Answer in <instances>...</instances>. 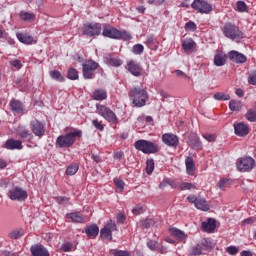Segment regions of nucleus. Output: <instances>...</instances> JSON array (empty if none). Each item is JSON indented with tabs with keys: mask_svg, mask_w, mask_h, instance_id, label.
I'll list each match as a JSON object with an SVG mask.
<instances>
[{
	"mask_svg": "<svg viewBox=\"0 0 256 256\" xmlns=\"http://www.w3.org/2000/svg\"><path fill=\"white\" fill-rule=\"evenodd\" d=\"M126 69L135 77H139V75H141V66L139 65H127Z\"/></svg>",
	"mask_w": 256,
	"mask_h": 256,
	"instance_id": "31",
	"label": "nucleus"
},
{
	"mask_svg": "<svg viewBox=\"0 0 256 256\" xmlns=\"http://www.w3.org/2000/svg\"><path fill=\"white\" fill-rule=\"evenodd\" d=\"M134 147L145 155L159 153V146L149 140L140 139L134 143Z\"/></svg>",
	"mask_w": 256,
	"mask_h": 256,
	"instance_id": "5",
	"label": "nucleus"
},
{
	"mask_svg": "<svg viewBox=\"0 0 256 256\" xmlns=\"http://www.w3.org/2000/svg\"><path fill=\"white\" fill-rule=\"evenodd\" d=\"M16 37L20 43H24V45H31L33 43V36L28 33H17Z\"/></svg>",
	"mask_w": 256,
	"mask_h": 256,
	"instance_id": "25",
	"label": "nucleus"
},
{
	"mask_svg": "<svg viewBox=\"0 0 256 256\" xmlns=\"http://www.w3.org/2000/svg\"><path fill=\"white\" fill-rule=\"evenodd\" d=\"M215 219H208L207 222L202 223V229L203 231H206L207 233H211L215 229Z\"/></svg>",
	"mask_w": 256,
	"mask_h": 256,
	"instance_id": "27",
	"label": "nucleus"
},
{
	"mask_svg": "<svg viewBox=\"0 0 256 256\" xmlns=\"http://www.w3.org/2000/svg\"><path fill=\"white\" fill-rule=\"evenodd\" d=\"M185 31H197V24L193 21H189L185 24Z\"/></svg>",
	"mask_w": 256,
	"mask_h": 256,
	"instance_id": "43",
	"label": "nucleus"
},
{
	"mask_svg": "<svg viewBox=\"0 0 256 256\" xmlns=\"http://www.w3.org/2000/svg\"><path fill=\"white\" fill-rule=\"evenodd\" d=\"M170 233L172 237H175L178 241H182L185 243L187 241V234L183 232V230H180L179 228H171Z\"/></svg>",
	"mask_w": 256,
	"mask_h": 256,
	"instance_id": "21",
	"label": "nucleus"
},
{
	"mask_svg": "<svg viewBox=\"0 0 256 256\" xmlns=\"http://www.w3.org/2000/svg\"><path fill=\"white\" fill-rule=\"evenodd\" d=\"M144 50L145 47H143L142 44H136L132 48V52L134 53V55H141V53H143Z\"/></svg>",
	"mask_w": 256,
	"mask_h": 256,
	"instance_id": "42",
	"label": "nucleus"
},
{
	"mask_svg": "<svg viewBox=\"0 0 256 256\" xmlns=\"http://www.w3.org/2000/svg\"><path fill=\"white\" fill-rule=\"evenodd\" d=\"M5 148L9 151H13L15 149L21 150L23 149V142H21V140L8 139L5 143Z\"/></svg>",
	"mask_w": 256,
	"mask_h": 256,
	"instance_id": "18",
	"label": "nucleus"
},
{
	"mask_svg": "<svg viewBox=\"0 0 256 256\" xmlns=\"http://www.w3.org/2000/svg\"><path fill=\"white\" fill-rule=\"evenodd\" d=\"M111 255H115V256H129V252L125 251V250H110Z\"/></svg>",
	"mask_w": 256,
	"mask_h": 256,
	"instance_id": "46",
	"label": "nucleus"
},
{
	"mask_svg": "<svg viewBox=\"0 0 256 256\" xmlns=\"http://www.w3.org/2000/svg\"><path fill=\"white\" fill-rule=\"evenodd\" d=\"M236 167L241 173H249L256 167L255 159L251 156L239 158L236 162Z\"/></svg>",
	"mask_w": 256,
	"mask_h": 256,
	"instance_id": "6",
	"label": "nucleus"
},
{
	"mask_svg": "<svg viewBox=\"0 0 256 256\" xmlns=\"http://www.w3.org/2000/svg\"><path fill=\"white\" fill-rule=\"evenodd\" d=\"M84 35H88V37H95L97 35H101V24H85L84 25Z\"/></svg>",
	"mask_w": 256,
	"mask_h": 256,
	"instance_id": "11",
	"label": "nucleus"
},
{
	"mask_svg": "<svg viewBox=\"0 0 256 256\" xmlns=\"http://www.w3.org/2000/svg\"><path fill=\"white\" fill-rule=\"evenodd\" d=\"M92 124L96 129H98V131H103V129H105V127L103 126V124H101V122H99V120H93Z\"/></svg>",
	"mask_w": 256,
	"mask_h": 256,
	"instance_id": "61",
	"label": "nucleus"
},
{
	"mask_svg": "<svg viewBox=\"0 0 256 256\" xmlns=\"http://www.w3.org/2000/svg\"><path fill=\"white\" fill-rule=\"evenodd\" d=\"M114 185H116L117 189H119L120 191H123V189H125V182H123V180L120 179H114Z\"/></svg>",
	"mask_w": 256,
	"mask_h": 256,
	"instance_id": "52",
	"label": "nucleus"
},
{
	"mask_svg": "<svg viewBox=\"0 0 256 256\" xmlns=\"http://www.w3.org/2000/svg\"><path fill=\"white\" fill-rule=\"evenodd\" d=\"M202 245L204 247V249H214L215 247V243L209 239H205L203 242H202Z\"/></svg>",
	"mask_w": 256,
	"mask_h": 256,
	"instance_id": "47",
	"label": "nucleus"
},
{
	"mask_svg": "<svg viewBox=\"0 0 256 256\" xmlns=\"http://www.w3.org/2000/svg\"><path fill=\"white\" fill-rule=\"evenodd\" d=\"M147 247L151 250V251H157V241H153L150 240L147 242Z\"/></svg>",
	"mask_w": 256,
	"mask_h": 256,
	"instance_id": "58",
	"label": "nucleus"
},
{
	"mask_svg": "<svg viewBox=\"0 0 256 256\" xmlns=\"http://www.w3.org/2000/svg\"><path fill=\"white\" fill-rule=\"evenodd\" d=\"M227 57L229 56L223 52L216 54L214 57V64L225 65V63H227Z\"/></svg>",
	"mask_w": 256,
	"mask_h": 256,
	"instance_id": "26",
	"label": "nucleus"
},
{
	"mask_svg": "<svg viewBox=\"0 0 256 256\" xmlns=\"http://www.w3.org/2000/svg\"><path fill=\"white\" fill-rule=\"evenodd\" d=\"M237 9H238V11H240V13H243V12L247 11V4L243 1H238Z\"/></svg>",
	"mask_w": 256,
	"mask_h": 256,
	"instance_id": "54",
	"label": "nucleus"
},
{
	"mask_svg": "<svg viewBox=\"0 0 256 256\" xmlns=\"http://www.w3.org/2000/svg\"><path fill=\"white\" fill-rule=\"evenodd\" d=\"M67 78L70 79V81H77V79H79V72L75 68H70L67 72Z\"/></svg>",
	"mask_w": 256,
	"mask_h": 256,
	"instance_id": "34",
	"label": "nucleus"
},
{
	"mask_svg": "<svg viewBox=\"0 0 256 256\" xmlns=\"http://www.w3.org/2000/svg\"><path fill=\"white\" fill-rule=\"evenodd\" d=\"M113 231H117V224L112 220H109L104 228L100 230V236L102 239H106L107 241H112L113 239Z\"/></svg>",
	"mask_w": 256,
	"mask_h": 256,
	"instance_id": "9",
	"label": "nucleus"
},
{
	"mask_svg": "<svg viewBox=\"0 0 256 256\" xmlns=\"http://www.w3.org/2000/svg\"><path fill=\"white\" fill-rule=\"evenodd\" d=\"M151 225H153V220L149 219V218H146L144 220V223H143V226L146 228V229H149L151 227Z\"/></svg>",
	"mask_w": 256,
	"mask_h": 256,
	"instance_id": "63",
	"label": "nucleus"
},
{
	"mask_svg": "<svg viewBox=\"0 0 256 256\" xmlns=\"http://www.w3.org/2000/svg\"><path fill=\"white\" fill-rule=\"evenodd\" d=\"M195 207L200 211H209V204H207V200L205 199H198V201H196Z\"/></svg>",
	"mask_w": 256,
	"mask_h": 256,
	"instance_id": "32",
	"label": "nucleus"
},
{
	"mask_svg": "<svg viewBox=\"0 0 256 256\" xmlns=\"http://www.w3.org/2000/svg\"><path fill=\"white\" fill-rule=\"evenodd\" d=\"M240 256H253V253L251 252V250H243L240 253Z\"/></svg>",
	"mask_w": 256,
	"mask_h": 256,
	"instance_id": "64",
	"label": "nucleus"
},
{
	"mask_svg": "<svg viewBox=\"0 0 256 256\" xmlns=\"http://www.w3.org/2000/svg\"><path fill=\"white\" fill-rule=\"evenodd\" d=\"M223 35L231 41H239V39H245V33L239 30L237 25L228 22L222 27Z\"/></svg>",
	"mask_w": 256,
	"mask_h": 256,
	"instance_id": "4",
	"label": "nucleus"
},
{
	"mask_svg": "<svg viewBox=\"0 0 256 256\" xmlns=\"http://www.w3.org/2000/svg\"><path fill=\"white\" fill-rule=\"evenodd\" d=\"M82 135L83 132L81 130L60 135L57 137L55 145L58 149H69V147H73V145H75L77 137H81Z\"/></svg>",
	"mask_w": 256,
	"mask_h": 256,
	"instance_id": "1",
	"label": "nucleus"
},
{
	"mask_svg": "<svg viewBox=\"0 0 256 256\" xmlns=\"http://www.w3.org/2000/svg\"><path fill=\"white\" fill-rule=\"evenodd\" d=\"M178 187L181 191H189L191 189H195V185H193V183H189V182H184V183L180 184Z\"/></svg>",
	"mask_w": 256,
	"mask_h": 256,
	"instance_id": "41",
	"label": "nucleus"
},
{
	"mask_svg": "<svg viewBox=\"0 0 256 256\" xmlns=\"http://www.w3.org/2000/svg\"><path fill=\"white\" fill-rule=\"evenodd\" d=\"M103 71L97 65H84L83 66V77L84 79H93L95 77V71Z\"/></svg>",
	"mask_w": 256,
	"mask_h": 256,
	"instance_id": "17",
	"label": "nucleus"
},
{
	"mask_svg": "<svg viewBox=\"0 0 256 256\" xmlns=\"http://www.w3.org/2000/svg\"><path fill=\"white\" fill-rule=\"evenodd\" d=\"M214 99L216 101H229V99H231V96L226 93L217 92L216 94H214Z\"/></svg>",
	"mask_w": 256,
	"mask_h": 256,
	"instance_id": "37",
	"label": "nucleus"
},
{
	"mask_svg": "<svg viewBox=\"0 0 256 256\" xmlns=\"http://www.w3.org/2000/svg\"><path fill=\"white\" fill-rule=\"evenodd\" d=\"M144 211H145V210L143 209V207L140 206V205H138V206H136V207L132 210V213H133V215H141V214H143Z\"/></svg>",
	"mask_w": 256,
	"mask_h": 256,
	"instance_id": "59",
	"label": "nucleus"
},
{
	"mask_svg": "<svg viewBox=\"0 0 256 256\" xmlns=\"http://www.w3.org/2000/svg\"><path fill=\"white\" fill-rule=\"evenodd\" d=\"M203 139H205L206 141H208V143H215V140L217 139V136L215 134H203L202 135Z\"/></svg>",
	"mask_w": 256,
	"mask_h": 256,
	"instance_id": "45",
	"label": "nucleus"
},
{
	"mask_svg": "<svg viewBox=\"0 0 256 256\" xmlns=\"http://www.w3.org/2000/svg\"><path fill=\"white\" fill-rule=\"evenodd\" d=\"M233 128L237 137H247L249 135V126L244 122L234 123Z\"/></svg>",
	"mask_w": 256,
	"mask_h": 256,
	"instance_id": "13",
	"label": "nucleus"
},
{
	"mask_svg": "<svg viewBox=\"0 0 256 256\" xmlns=\"http://www.w3.org/2000/svg\"><path fill=\"white\" fill-rule=\"evenodd\" d=\"M228 59L232 61V63H247V56L245 54L238 52L236 50H232L228 52Z\"/></svg>",
	"mask_w": 256,
	"mask_h": 256,
	"instance_id": "14",
	"label": "nucleus"
},
{
	"mask_svg": "<svg viewBox=\"0 0 256 256\" xmlns=\"http://www.w3.org/2000/svg\"><path fill=\"white\" fill-rule=\"evenodd\" d=\"M61 249L65 253H69V251H71V249H73V244L71 242H66V243L62 244Z\"/></svg>",
	"mask_w": 256,
	"mask_h": 256,
	"instance_id": "55",
	"label": "nucleus"
},
{
	"mask_svg": "<svg viewBox=\"0 0 256 256\" xmlns=\"http://www.w3.org/2000/svg\"><path fill=\"white\" fill-rule=\"evenodd\" d=\"M219 189H225V187H229V180L227 178L220 179L218 182Z\"/></svg>",
	"mask_w": 256,
	"mask_h": 256,
	"instance_id": "51",
	"label": "nucleus"
},
{
	"mask_svg": "<svg viewBox=\"0 0 256 256\" xmlns=\"http://www.w3.org/2000/svg\"><path fill=\"white\" fill-rule=\"evenodd\" d=\"M229 107L231 111H239L241 109V102L237 100H231L229 102Z\"/></svg>",
	"mask_w": 256,
	"mask_h": 256,
	"instance_id": "40",
	"label": "nucleus"
},
{
	"mask_svg": "<svg viewBox=\"0 0 256 256\" xmlns=\"http://www.w3.org/2000/svg\"><path fill=\"white\" fill-rule=\"evenodd\" d=\"M185 165H186V173L188 175H195V161L193 160V156L186 157Z\"/></svg>",
	"mask_w": 256,
	"mask_h": 256,
	"instance_id": "22",
	"label": "nucleus"
},
{
	"mask_svg": "<svg viewBox=\"0 0 256 256\" xmlns=\"http://www.w3.org/2000/svg\"><path fill=\"white\" fill-rule=\"evenodd\" d=\"M85 233L90 238H95L99 235V226L96 224L89 225L85 228Z\"/></svg>",
	"mask_w": 256,
	"mask_h": 256,
	"instance_id": "24",
	"label": "nucleus"
},
{
	"mask_svg": "<svg viewBox=\"0 0 256 256\" xmlns=\"http://www.w3.org/2000/svg\"><path fill=\"white\" fill-rule=\"evenodd\" d=\"M174 73L176 74V77H179L180 79H190L189 75L181 70H174Z\"/></svg>",
	"mask_w": 256,
	"mask_h": 256,
	"instance_id": "53",
	"label": "nucleus"
},
{
	"mask_svg": "<svg viewBox=\"0 0 256 256\" xmlns=\"http://www.w3.org/2000/svg\"><path fill=\"white\" fill-rule=\"evenodd\" d=\"M104 62L106 65H121V60L113 57L111 54L104 56Z\"/></svg>",
	"mask_w": 256,
	"mask_h": 256,
	"instance_id": "30",
	"label": "nucleus"
},
{
	"mask_svg": "<svg viewBox=\"0 0 256 256\" xmlns=\"http://www.w3.org/2000/svg\"><path fill=\"white\" fill-rule=\"evenodd\" d=\"M162 142L167 147H177L179 145V137L172 133H166L162 135Z\"/></svg>",
	"mask_w": 256,
	"mask_h": 256,
	"instance_id": "12",
	"label": "nucleus"
},
{
	"mask_svg": "<svg viewBox=\"0 0 256 256\" xmlns=\"http://www.w3.org/2000/svg\"><path fill=\"white\" fill-rule=\"evenodd\" d=\"M195 45V41H193L191 38H188L183 41L182 49H184V51H193Z\"/></svg>",
	"mask_w": 256,
	"mask_h": 256,
	"instance_id": "29",
	"label": "nucleus"
},
{
	"mask_svg": "<svg viewBox=\"0 0 256 256\" xmlns=\"http://www.w3.org/2000/svg\"><path fill=\"white\" fill-rule=\"evenodd\" d=\"M30 253L32 256H51L49 250L42 244H34L30 247Z\"/></svg>",
	"mask_w": 256,
	"mask_h": 256,
	"instance_id": "15",
	"label": "nucleus"
},
{
	"mask_svg": "<svg viewBox=\"0 0 256 256\" xmlns=\"http://www.w3.org/2000/svg\"><path fill=\"white\" fill-rule=\"evenodd\" d=\"M103 37H108L109 39H122V41H131L132 36L127 31H119L117 28L105 25L102 31Z\"/></svg>",
	"mask_w": 256,
	"mask_h": 256,
	"instance_id": "3",
	"label": "nucleus"
},
{
	"mask_svg": "<svg viewBox=\"0 0 256 256\" xmlns=\"http://www.w3.org/2000/svg\"><path fill=\"white\" fill-rule=\"evenodd\" d=\"M20 19H22V21H35V14L30 13V12L21 11Z\"/></svg>",
	"mask_w": 256,
	"mask_h": 256,
	"instance_id": "35",
	"label": "nucleus"
},
{
	"mask_svg": "<svg viewBox=\"0 0 256 256\" xmlns=\"http://www.w3.org/2000/svg\"><path fill=\"white\" fill-rule=\"evenodd\" d=\"M56 201L59 203V205H67V203H69V198L65 196H59L56 198Z\"/></svg>",
	"mask_w": 256,
	"mask_h": 256,
	"instance_id": "56",
	"label": "nucleus"
},
{
	"mask_svg": "<svg viewBox=\"0 0 256 256\" xmlns=\"http://www.w3.org/2000/svg\"><path fill=\"white\" fill-rule=\"evenodd\" d=\"M117 219V223H125V220L127 219V217H125V214L123 213H118L116 216Z\"/></svg>",
	"mask_w": 256,
	"mask_h": 256,
	"instance_id": "62",
	"label": "nucleus"
},
{
	"mask_svg": "<svg viewBox=\"0 0 256 256\" xmlns=\"http://www.w3.org/2000/svg\"><path fill=\"white\" fill-rule=\"evenodd\" d=\"M95 101H103L107 99V91L105 90H95L92 94Z\"/></svg>",
	"mask_w": 256,
	"mask_h": 256,
	"instance_id": "28",
	"label": "nucleus"
},
{
	"mask_svg": "<svg viewBox=\"0 0 256 256\" xmlns=\"http://www.w3.org/2000/svg\"><path fill=\"white\" fill-rule=\"evenodd\" d=\"M79 171V165L77 164H72L67 167L66 169V175H75Z\"/></svg>",
	"mask_w": 256,
	"mask_h": 256,
	"instance_id": "39",
	"label": "nucleus"
},
{
	"mask_svg": "<svg viewBox=\"0 0 256 256\" xmlns=\"http://www.w3.org/2000/svg\"><path fill=\"white\" fill-rule=\"evenodd\" d=\"M190 145H191V147H194V149H201V147H202V143L199 138H195V139L191 140Z\"/></svg>",
	"mask_w": 256,
	"mask_h": 256,
	"instance_id": "48",
	"label": "nucleus"
},
{
	"mask_svg": "<svg viewBox=\"0 0 256 256\" xmlns=\"http://www.w3.org/2000/svg\"><path fill=\"white\" fill-rule=\"evenodd\" d=\"M247 81L249 85L256 86V70H252L248 73Z\"/></svg>",
	"mask_w": 256,
	"mask_h": 256,
	"instance_id": "38",
	"label": "nucleus"
},
{
	"mask_svg": "<svg viewBox=\"0 0 256 256\" xmlns=\"http://www.w3.org/2000/svg\"><path fill=\"white\" fill-rule=\"evenodd\" d=\"M155 171V161L153 159H148L146 161V173L147 175H151Z\"/></svg>",
	"mask_w": 256,
	"mask_h": 256,
	"instance_id": "36",
	"label": "nucleus"
},
{
	"mask_svg": "<svg viewBox=\"0 0 256 256\" xmlns=\"http://www.w3.org/2000/svg\"><path fill=\"white\" fill-rule=\"evenodd\" d=\"M165 182L167 183V185L172 187V189H177L179 187V184H177L175 180H171L170 178H165Z\"/></svg>",
	"mask_w": 256,
	"mask_h": 256,
	"instance_id": "57",
	"label": "nucleus"
},
{
	"mask_svg": "<svg viewBox=\"0 0 256 256\" xmlns=\"http://www.w3.org/2000/svg\"><path fill=\"white\" fill-rule=\"evenodd\" d=\"M129 97L132 100L135 107H145L149 94L147 90L139 87H133L130 89Z\"/></svg>",
	"mask_w": 256,
	"mask_h": 256,
	"instance_id": "2",
	"label": "nucleus"
},
{
	"mask_svg": "<svg viewBox=\"0 0 256 256\" xmlns=\"http://www.w3.org/2000/svg\"><path fill=\"white\" fill-rule=\"evenodd\" d=\"M226 253H228V255H237L239 253V248H237V246H228L226 248Z\"/></svg>",
	"mask_w": 256,
	"mask_h": 256,
	"instance_id": "49",
	"label": "nucleus"
},
{
	"mask_svg": "<svg viewBox=\"0 0 256 256\" xmlns=\"http://www.w3.org/2000/svg\"><path fill=\"white\" fill-rule=\"evenodd\" d=\"M30 127L36 137H43L45 135V125L38 120L31 121Z\"/></svg>",
	"mask_w": 256,
	"mask_h": 256,
	"instance_id": "16",
	"label": "nucleus"
},
{
	"mask_svg": "<svg viewBox=\"0 0 256 256\" xmlns=\"http://www.w3.org/2000/svg\"><path fill=\"white\" fill-rule=\"evenodd\" d=\"M17 135L20 136V139H24L25 141H31V139H33V134L23 126L18 127Z\"/></svg>",
	"mask_w": 256,
	"mask_h": 256,
	"instance_id": "23",
	"label": "nucleus"
},
{
	"mask_svg": "<svg viewBox=\"0 0 256 256\" xmlns=\"http://www.w3.org/2000/svg\"><path fill=\"white\" fill-rule=\"evenodd\" d=\"M97 112L101 117H103L108 123H117V115L107 106L97 105L96 106Z\"/></svg>",
	"mask_w": 256,
	"mask_h": 256,
	"instance_id": "8",
	"label": "nucleus"
},
{
	"mask_svg": "<svg viewBox=\"0 0 256 256\" xmlns=\"http://www.w3.org/2000/svg\"><path fill=\"white\" fill-rule=\"evenodd\" d=\"M203 252V248H201V245H196L192 247L190 255L199 256Z\"/></svg>",
	"mask_w": 256,
	"mask_h": 256,
	"instance_id": "44",
	"label": "nucleus"
},
{
	"mask_svg": "<svg viewBox=\"0 0 256 256\" xmlns=\"http://www.w3.org/2000/svg\"><path fill=\"white\" fill-rule=\"evenodd\" d=\"M10 107L14 115H23L25 113V109H23V103L18 100H12L10 102Z\"/></svg>",
	"mask_w": 256,
	"mask_h": 256,
	"instance_id": "19",
	"label": "nucleus"
},
{
	"mask_svg": "<svg viewBox=\"0 0 256 256\" xmlns=\"http://www.w3.org/2000/svg\"><path fill=\"white\" fill-rule=\"evenodd\" d=\"M50 77L55 81H59L60 83H63V81H65V77L61 75V72L59 70L50 71Z\"/></svg>",
	"mask_w": 256,
	"mask_h": 256,
	"instance_id": "33",
	"label": "nucleus"
},
{
	"mask_svg": "<svg viewBox=\"0 0 256 256\" xmlns=\"http://www.w3.org/2000/svg\"><path fill=\"white\" fill-rule=\"evenodd\" d=\"M253 223H256V217H250L242 221V225H253Z\"/></svg>",
	"mask_w": 256,
	"mask_h": 256,
	"instance_id": "60",
	"label": "nucleus"
},
{
	"mask_svg": "<svg viewBox=\"0 0 256 256\" xmlns=\"http://www.w3.org/2000/svg\"><path fill=\"white\" fill-rule=\"evenodd\" d=\"M192 9L198 11V13H211L213 11V7L211 4L207 3L205 0H194L191 4Z\"/></svg>",
	"mask_w": 256,
	"mask_h": 256,
	"instance_id": "10",
	"label": "nucleus"
},
{
	"mask_svg": "<svg viewBox=\"0 0 256 256\" xmlns=\"http://www.w3.org/2000/svg\"><path fill=\"white\" fill-rule=\"evenodd\" d=\"M7 197L11 201H18L21 203V202L25 201V199H27V197H29V194L26 192L25 189H23L19 186H15L8 190Z\"/></svg>",
	"mask_w": 256,
	"mask_h": 256,
	"instance_id": "7",
	"label": "nucleus"
},
{
	"mask_svg": "<svg viewBox=\"0 0 256 256\" xmlns=\"http://www.w3.org/2000/svg\"><path fill=\"white\" fill-rule=\"evenodd\" d=\"M22 235L21 230H13L8 234L10 239H19Z\"/></svg>",
	"mask_w": 256,
	"mask_h": 256,
	"instance_id": "50",
	"label": "nucleus"
},
{
	"mask_svg": "<svg viewBox=\"0 0 256 256\" xmlns=\"http://www.w3.org/2000/svg\"><path fill=\"white\" fill-rule=\"evenodd\" d=\"M67 219H70L72 223H85V216L81 212H71L66 214Z\"/></svg>",
	"mask_w": 256,
	"mask_h": 256,
	"instance_id": "20",
	"label": "nucleus"
}]
</instances>
